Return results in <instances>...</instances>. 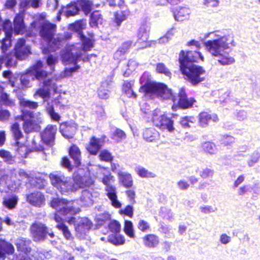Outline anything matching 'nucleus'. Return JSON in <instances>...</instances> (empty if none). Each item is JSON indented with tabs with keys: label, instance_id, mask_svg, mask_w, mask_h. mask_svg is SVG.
<instances>
[{
	"label": "nucleus",
	"instance_id": "obj_1",
	"mask_svg": "<svg viewBox=\"0 0 260 260\" xmlns=\"http://www.w3.org/2000/svg\"><path fill=\"white\" fill-rule=\"evenodd\" d=\"M205 38L212 39L203 43L206 50L221 65L227 66L235 62V59L226 51L236 45L232 34L218 30L206 34Z\"/></svg>",
	"mask_w": 260,
	"mask_h": 260
},
{
	"label": "nucleus",
	"instance_id": "obj_2",
	"mask_svg": "<svg viewBox=\"0 0 260 260\" xmlns=\"http://www.w3.org/2000/svg\"><path fill=\"white\" fill-rule=\"evenodd\" d=\"M86 25L85 21L81 20L70 25V28L78 34L82 44H76L67 46L61 51V58L62 62L67 65L70 63L76 64L73 68H66L64 71V76L70 77L73 73L76 72L80 66L77 65V62L81 59L83 52L89 50L92 47L90 39L86 38L82 33V29Z\"/></svg>",
	"mask_w": 260,
	"mask_h": 260
},
{
	"label": "nucleus",
	"instance_id": "obj_3",
	"mask_svg": "<svg viewBox=\"0 0 260 260\" xmlns=\"http://www.w3.org/2000/svg\"><path fill=\"white\" fill-rule=\"evenodd\" d=\"M200 59L204 60L202 53L197 51H190L185 53L182 50L179 54L180 68L185 79L192 85H197L205 80L206 71L201 66L193 64Z\"/></svg>",
	"mask_w": 260,
	"mask_h": 260
},
{
	"label": "nucleus",
	"instance_id": "obj_4",
	"mask_svg": "<svg viewBox=\"0 0 260 260\" xmlns=\"http://www.w3.org/2000/svg\"><path fill=\"white\" fill-rule=\"evenodd\" d=\"M145 93L146 97L150 99L158 98L162 99H171L173 102L177 103L183 109L190 107L195 100L193 98H188L183 88L179 89L177 98H175L167 86L161 83H146L140 88V91Z\"/></svg>",
	"mask_w": 260,
	"mask_h": 260
},
{
	"label": "nucleus",
	"instance_id": "obj_5",
	"mask_svg": "<svg viewBox=\"0 0 260 260\" xmlns=\"http://www.w3.org/2000/svg\"><path fill=\"white\" fill-rule=\"evenodd\" d=\"M49 178L52 185L62 194H69L78 188L89 186L93 183L91 178L85 176L76 178L75 183L61 173H51Z\"/></svg>",
	"mask_w": 260,
	"mask_h": 260
},
{
	"label": "nucleus",
	"instance_id": "obj_6",
	"mask_svg": "<svg viewBox=\"0 0 260 260\" xmlns=\"http://www.w3.org/2000/svg\"><path fill=\"white\" fill-rule=\"evenodd\" d=\"M25 27L24 23L23 14H17L14 20V28L11 22L6 20L3 24L2 29H0V43L2 53H6L9 48L11 46L13 32L16 34H23Z\"/></svg>",
	"mask_w": 260,
	"mask_h": 260
},
{
	"label": "nucleus",
	"instance_id": "obj_7",
	"mask_svg": "<svg viewBox=\"0 0 260 260\" xmlns=\"http://www.w3.org/2000/svg\"><path fill=\"white\" fill-rule=\"evenodd\" d=\"M51 206L57 211L54 214V219L58 223H62V218L60 216H67L69 219L76 211L73 207V201H69L64 199L53 198L51 202Z\"/></svg>",
	"mask_w": 260,
	"mask_h": 260
},
{
	"label": "nucleus",
	"instance_id": "obj_8",
	"mask_svg": "<svg viewBox=\"0 0 260 260\" xmlns=\"http://www.w3.org/2000/svg\"><path fill=\"white\" fill-rule=\"evenodd\" d=\"M43 62L37 61L27 72L20 76V81L22 88H27L31 86V81L35 79L43 80L47 76V72L43 71Z\"/></svg>",
	"mask_w": 260,
	"mask_h": 260
},
{
	"label": "nucleus",
	"instance_id": "obj_9",
	"mask_svg": "<svg viewBox=\"0 0 260 260\" xmlns=\"http://www.w3.org/2000/svg\"><path fill=\"white\" fill-rule=\"evenodd\" d=\"M21 118L24 121L23 129L26 133L38 132L40 130V123L42 122V118L40 113L35 116L33 112L23 110Z\"/></svg>",
	"mask_w": 260,
	"mask_h": 260
},
{
	"label": "nucleus",
	"instance_id": "obj_10",
	"mask_svg": "<svg viewBox=\"0 0 260 260\" xmlns=\"http://www.w3.org/2000/svg\"><path fill=\"white\" fill-rule=\"evenodd\" d=\"M151 115L152 121L155 126L162 131L167 129L170 132L174 130L173 121L167 115L162 114L160 110H154L152 111Z\"/></svg>",
	"mask_w": 260,
	"mask_h": 260
},
{
	"label": "nucleus",
	"instance_id": "obj_11",
	"mask_svg": "<svg viewBox=\"0 0 260 260\" xmlns=\"http://www.w3.org/2000/svg\"><path fill=\"white\" fill-rule=\"evenodd\" d=\"M32 237L35 241H43L49 236L50 238L54 237V234L51 229L41 222L33 223L30 228Z\"/></svg>",
	"mask_w": 260,
	"mask_h": 260
},
{
	"label": "nucleus",
	"instance_id": "obj_12",
	"mask_svg": "<svg viewBox=\"0 0 260 260\" xmlns=\"http://www.w3.org/2000/svg\"><path fill=\"white\" fill-rule=\"evenodd\" d=\"M113 178V177L111 174L105 175L102 179V181L106 186V195L110 200L111 205L116 208H120L121 204L117 199L116 188L111 184Z\"/></svg>",
	"mask_w": 260,
	"mask_h": 260
},
{
	"label": "nucleus",
	"instance_id": "obj_13",
	"mask_svg": "<svg viewBox=\"0 0 260 260\" xmlns=\"http://www.w3.org/2000/svg\"><path fill=\"white\" fill-rule=\"evenodd\" d=\"M68 222L74 224L76 236L81 239L85 238L86 233L92 225V222L86 217L79 218L77 220L75 217H71Z\"/></svg>",
	"mask_w": 260,
	"mask_h": 260
},
{
	"label": "nucleus",
	"instance_id": "obj_14",
	"mask_svg": "<svg viewBox=\"0 0 260 260\" xmlns=\"http://www.w3.org/2000/svg\"><path fill=\"white\" fill-rule=\"evenodd\" d=\"M11 129L14 140H15V150L21 156H25L26 153L25 152L26 150V148L23 145V143L19 141L20 139L23 138V136L19 128L18 123L15 122L11 126Z\"/></svg>",
	"mask_w": 260,
	"mask_h": 260
},
{
	"label": "nucleus",
	"instance_id": "obj_15",
	"mask_svg": "<svg viewBox=\"0 0 260 260\" xmlns=\"http://www.w3.org/2000/svg\"><path fill=\"white\" fill-rule=\"evenodd\" d=\"M39 35L45 41L50 42L56 31V25L47 21H44L39 26Z\"/></svg>",
	"mask_w": 260,
	"mask_h": 260
},
{
	"label": "nucleus",
	"instance_id": "obj_16",
	"mask_svg": "<svg viewBox=\"0 0 260 260\" xmlns=\"http://www.w3.org/2000/svg\"><path fill=\"white\" fill-rule=\"evenodd\" d=\"M45 78L43 80V87L39 89L35 94L39 95L42 98L49 97L51 91L56 92L57 90V86L53 81L49 79H46Z\"/></svg>",
	"mask_w": 260,
	"mask_h": 260
},
{
	"label": "nucleus",
	"instance_id": "obj_17",
	"mask_svg": "<svg viewBox=\"0 0 260 260\" xmlns=\"http://www.w3.org/2000/svg\"><path fill=\"white\" fill-rule=\"evenodd\" d=\"M57 129L56 125H48L43 132L41 133V139L43 142L47 145H52Z\"/></svg>",
	"mask_w": 260,
	"mask_h": 260
},
{
	"label": "nucleus",
	"instance_id": "obj_18",
	"mask_svg": "<svg viewBox=\"0 0 260 260\" xmlns=\"http://www.w3.org/2000/svg\"><path fill=\"white\" fill-rule=\"evenodd\" d=\"M59 131L62 135L67 139L72 138L77 131V124L72 121L60 124Z\"/></svg>",
	"mask_w": 260,
	"mask_h": 260
},
{
	"label": "nucleus",
	"instance_id": "obj_19",
	"mask_svg": "<svg viewBox=\"0 0 260 260\" xmlns=\"http://www.w3.org/2000/svg\"><path fill=\"white\" fill-rule=\"evenodd\" d=\"M106 138L105 136H103L99 138L92 137L90 139L89 146L87 147V150L89 153L92 155H96L104 145Z\"/></svg>",
	"mask_w": 260,
	"mask_h": 260
},
{
	"label": "nucleus",
	"instance_id": "obj_20",
	"mask_svg": "<svg viewBox=\"0 0 260 260\" xmlns=\"http://www.w3.org/2000/svg\"><path fill=\"white\" fill-rule=\"evenodd\" d=\"M98 192L94 191L92 188L84 189L82 191L80 197V202L85 206H89L92 205L93 199L99 196Z\"/></svg>",
	"mask_w": 260,
	"mask_h": 260
},
{
	"label": "nucleus",
	"instance_id": "obj_21",
	"mask_svg": "<svg viewBox=\"0 0 260 260\" xmlns=\"http://www.w3.org/2000/svg\"><path fill=\"white\" fill-rule=\"evenodd\" d=\"M26 201L34 206L40 207L45 204V199L42 192L36 191L27 194Z\"/></svg>",
	"mask_w": 260,
	"mask_h": 260
},
{
	"label": "nucleus",
	"instance_id": "obj_22",
	"mask_svg": "<svg viewBox=\"0 0 260 260\" xmlns=\"http://www.w3.org/2000/svg\"><path fill=\"white\" fill-rule=\"evenodd\" d=\"M150 30L149 26L146 24H143L140 26L138 34V41L137 44L143 43L142 46H140V48H144L148 47L147 40L149 37V32Z\"/></svg>",
	"mask_w": 260,
	"mask_h": 260
},
{
	"label": "nucleus",
	"instance_id": "obj_23",
	"mask_svg": "<svg viewBox=\"0 0 260 260\" xmlns=\"http://www.w3.org/2000/svg\"><path fill=\"white\" fill-rule=\"evenodd\" d=\"M31 241L30 240L23 237L18 238L16 240L15 245L17 250L23 252L25 254L29 253L31 251Z\"/></svg>",
	"mask_w": 260,
	"mask_h": 260
},
{
	"label": "nucleus",
	"instance_id": "obj_24",
	"mask_svg": "<svg viewBox=\"0 0 260 260\" xmlns=\"http://www.w3.org/2000/svg\"><path fill=\"white\" fill-rule=\"evenodd\" d=\"M191 11L188 7H179L174 12V16L176 21H182L189 19Z\"/></svg>",
	"mask_w": 260,
	"mask_h": 260
},
{
	"label": "nucleus",
	"instance_id": "obj_25",
	"mask_svg": "<svg viewBox=\"0 0 260 260\" xmlns=\"http://www.w3.org/2000/svg\"><path fill=\"white\" fill-rule=\"evenodd\" d=\"M71 37V35L68 33L59 35L54 38L52 42L49 43H50V46L55 51L56 49L63 46L66 43L67 40L70 39Z\"/></svg>",
	"mask_w": 260,
	"mask_h": 260
},
{
	"label": "nucleus",
	"instance_id": "obj_26",
	"mask_svg": "<svg viewBox=\"0 0 260 260\" xmlns=\"http://www.w3.org/2000/svg\"><path fill=\"white\" fill-rule=\"evenodd\" d=\"M211 120L214 122L217 121L218 118L217 115H211L207 112H202L199 115V123L202 127L206 126Z\"/></svg>",
	"mask_w": 260,
	"mask_h": 260
},
{
	"label": "nucleus",
	"instance_id": "obj_27",
	"mask_svg": "<svg viewBox=\"0 0 260 260\" xmlns=\"http://www.w3.org/2000/svg\"><path fill=\"white\" fill-rule=\"evenodd\" d=\"M18 201V198L15 195H12L3 199L2 204L3 206L9 210L14 209Z\"/></svg>",
	"mask_w": 260,
	"mask_h": 260
},
{
	"label": "nucleus",
	"instance_id": "obj_28",
	"mask_svg": "<svg viewBox=\"0 0 260 260\" xmlns=\"http://www.w3.org/2000/svg\"><path fill=\"white\" fill-rule=\"evenodd\" d=\"M79 11V9L76 4L75 3H72L66 7H62L60 13L67 17H70L75 15L78 13Z\"/></svg>",
	"mask_w": 260,
	"mask_h": 260
},
{
	"label": "nucleus",
	"instance_id": "obj_29",
	"mask_svg": "<svg viewBox=\"0 0 260 260\" xmlns=\"http://www.w3.org/2000/svg\"><path fill=\"white\" fill-rule=\"evenodd\" d=\"M14 252L13 245L8 242H3L0 244V260H3L5 258V254H12Z\"/></svg>",
	"mask_w": 260,
	"mask_h": 260
},
{
	"label": "nucleus",
	"instance_id": "obj_30",
	"mask_svg": "<svg viewBox=\"0 0 260 260\" xmlns=\"http://www.w3.org/2000/svg\"><path fill=\"white\" fill-rule=\"evenodd\" d=\"M118 176L120 182L124 187L129 188L132 186L133 182L132 175L130 174L120 172L118 173Z\"/></svg>",
	"mask_w": 260,
	"mask_h": 260
},
{
	"label": "nucleus",
	"instance_id": "obj_31",
	"mask_svg": "<svg viewBox=\"0 0 260 260\" xmlns=\"http://www.w3.org/2000/svg\"><path fill=\"white\" fill-rule=\"evenodd\" d=\"M69 154L76 166H79L81 164V152L79 148L75 145L71 147Z\"/></svg>",
	"mask_w": 260,
	"mask_h": 260
},
{
	"label": "nucleus",
	"instance_id": "obj_32",
	"mask_svg": "<svg viewBox=\"0 0 260 260\" xmlns=\"http://www.w3.org/2000/svg\"><path fill=\"white\" fill-rule=\"evenodd\" d=\"M143 242L147 247H154L158 245L159 239L156 236L153 234H149L143 238Z\"/></svg>",
	"mask_w": 260,
	"mask_h": 260
},
{
	"label": "nucleus",
	"instance_id": "obj_33",
	"mask_svg": "<svg viewBox=\"0 0 260 260\" xmlns=\"http://www.w3.org/2000/svg\"><path fill=\"white\" fill-rule=\"evenodd\" d=\"M102 22L103 18L99 11H95L92 13L89 21V24L91 27H97L99 24H101Z\"/></svg>",
	"mask_w": 260,
	"mask_h": 260
},
{
	"label": "nucleus",
	"instance_id": "obj_34",
	"mask_svg": "<svg viewBox=\"0 0 260 260\" xmlns=\"http://www.w3.org/2000/svg\"><path fill=\"white\" fill-rule=\"evenodd\" d=\"M158 137V132L153 127L146 128L143 133V138L146 141L152 142Z\"/></svg>",
	"mask_w": 260,
	"mask_h": 260
},
{
	"label": "nucleus",
	"instance_id": "obj_35",
	"mask_svg": "<svg viewBox=\"0 0 260 260\" xmlns=\"http://www.w3.org/2000/svg\"><path fill=\"white\" fill-rule=\"evenodd\" d=\"M111 85L107 82H104L98 90V95L101 99H106L109 96Z\"/></svg>",
	"mask_w": 260,
	"mask_h": 260
},
{
	"label": "nucleus",
	"instance_id": "obj_36",
	"mask_svg": "<svg viewBox=\"0 0 260 260\" xmlns=\"http://www.w3.org/2000/svg\"><path fill=\"white\" fill-rule=\"evenodd\" d=\"M203 150L210 154H214L217 152V149L215 144L210 141H207L202 144Z\"/></svg>",
	"mask_w": 260,
	"mask_h": 260
},
{
	"label": "nucleus",
	"instance_id": "obj_37",
	"mask_svg": "<svg viewBox=\"0 0 260 260\" xmlns=\"http://www.w3.org/2000/svg\"><path fill=\"white\" fill-rule=\"evenodd\" d=\"M135 170L139 176L143 178H154L156 177L154 173L141 166L136 167Z\"/></svg>",
	"mask_w": 260,
	"mask_h": 260
},
{
	"label": "nucleus",
	"instance_id": "obj_38",
	"mask_svg": "<svg viewBox=\"0 0 260 260\" xmlns=\"http://www.w3.org/2000/svg\"><path fill=\"white\" fill-rule=\"evenodd\" d=\"M196 120L192 116H184L180 118V124L184 128L190 127L191 124L194 123Z\"/></svg>",
	"mask_w": 260,
	"mask_h": 260
},
{
	"label": "nucleus",
	"instance_id": "obj_39",
	"mask_svg": "<svg viewBox=\"0 0 260 260\" xmlns=\"http://www.w3.org/2000/svg\"><path fill=\"white\" fill-rule=\"evenodd\" d=\"M14 105L13 101L9 99L8 94L3 93L0 95V108L3 106L12 107Z\"/></svg>",
	"mask_w": 260,
	"mask_h": 260
},
{
	"label": "nucleus",
	"instance_id": "obj_40",
	"mask_svg": "<svg viewBox=\"0 0 260 260\" xmlns=\"http://www.w3.org/2000/svg\"><path fill=\"white\" fill-rule=\"evenodd\" d=\"M0 156L5 162L9 164H13L15 162V157L12 156L10 152L5 150H0Z\"/></svg>",
	"mask_w": 260,
	"mask_h": 260
},
{
	"label": "nucleus",
	"instance_id": "obj_41",
	"mask_svg": "<svg viewBox=\"0 0 260 260\" xmlns=\"http://www.w3.org/2000/svg\"><path fill=\"white\" fill-rule=\"evenodd\" d=\"M115 235L109 236L108 240L109 242L114 245H121L125 242L124 238L123 236L115 233Z\"/></svg>",
	"mask_w": 260,
	"mask_h": 260
},
{
	"label": "nucleus",
	"instance_id": "obj_42",
	"mask_svg": "<svg viewBox=\"0 0 260 260\" xmlns=\"http://www.w3.org/2000/svg\"><path fill=\"white\" fill-rule=\"evenodd\" d=\"M56 226L61 231L66 239L68 240H71L73 239V237L70 231L64 223H58Z\"/></svg>",
	"mask_w": 260,
	"mask_h": 260
},
{
	"label": "nucleus",
	"instance_id": "obj_43",
	"mask_svg": "<svg viewBox=\"0 0 260 260\" xmlns=\"http://www.w3.org/2000/svg\"><path fill=\"white\" fill-rule=\"evenodd\" d=\"M124 231L130 238L135 237L133 224L131 221L126 220L124 223Z\"/></svg>",
	"mask_w": 260,
	"mask_h": 260
},
{
	"label": "nucleus",
	"instance_id": "obj_44",
	"mask_svg": "<svg viewBox=\"0 0 260 260\" xmlns=\"http://www.w3.org/2000/svg\"><path fill=\"white\" fill-rule=\"evenodd\" d=\"M260 158V153L257 151H254L250 155V158L247 161L249 167H253L256 163H257Z\"/></svg>",
	"mask_w": 260,
	"mask_h": 260
},
{
	"label": "nucleus",
	"instance_id": "obj_45",
	"mask_svg": "<svg viewBox=\"0 0 260 260\" xmlns=\"http://www.w3.org/2000/svg\"><path fill=\"white\" fill-rule=\"evenodd\" d=\"M156 71L161 74H164L166 76L171 78V73L169 71V69L166 67L163 63H158L156 65Z\"/></svg>",
	"mask_w": 260,
	"mask_h": 260
},
{
	"label": "nucleus",
	"instance_id": "obj_46",
	"mask_svg": "<svg viewBox=\"0 0 260 260\" xmlns=\"http://www.w3.org/2000/svg\"><path fill=\"white\" fill-rule=\"evenodd\" d=\"M99 158L100 160L107 162H111L113 160V156L111 153L106 149L101 151L99 154Z\"/></svg>",
	"mask_w": 260,
	"mask_h": 260
},
{
	"label": "nucleus",
	"instance_id": "obj_47",
	"mask_svg": "<svg viewBox=\"0 0 260 260\" xmlns=\"http://www.w3.org/2000/svg\"><path fill=\"white\" fill-rule=\"evenodd\" d=\"M20 105L24 108H28L31 109H35L38 106V103L35 102L22 99L20 101Z\"/></svg>",
	"mask_w": 260,
	"mask_h": 260
},
{
	"label": "nucleus",
	"instance_id": "obj_48",
	"mask_svg": "<svg viewBox=\"0 0 260 260\" xmlns=\"http://www.w3.org/2000/svg\"><path fill=\"white\" fill-rule=\"evenodd\" d=\"M91 3L87 0H82L80 2V6L85 15L88 14L91 10Z\"/></svg>",
	"mask_w": 260,
	"mask_h": 260
},
{
	"label": "nucleus",
	"instance_id": "obj_49",
	"mask_svg": "<svg viewBox=\"0 0 260 260\" xmlns=\"http://www.w3.org/2000/svg\"><path fill=\"white\" fill-rule=\"evenodd\" d=\"M220 142L225 146L231 145L235 142V138L231 136L224 135L221 137Z\"/></svg>",
	"mask_w": 260,
	"mask_h": 260
},
{
	"label": "nucleus",
	"instance_id": "obj_50",
	"mask_svg": "<svg viewBox=\"0 0 260 260\" xmlns=\"http://www.w3.org/2000/svg\"><path fill=\"white\" fill-rule=\"evenodd\" d=\"M110 231L114 233H118L120 230V224L116 220H112L110 222L108 225Z\"/></svg>",
	"mask_w": 260,
	"mask_h": 260
},
{
	"label": "nucleus",
	"instance_id": "obj_51",
	"mask_svg": "<svg viewBox=\"0 0 260 260\" xmlns=\"http://www.w3.org/2000/svg\"><path fill=\"white\" fill-rule=\"evenodd\" d=\"M93 112L96 114L97 118L100 120L103 119L105 117V113L103 107L101 106H95L93 108Z\"/></svg>",
	"mask_w": 260,
	"mask_h": 260
},
{
	"label": "nucleus",
	"instance_id": "obj_52",
	"mask_svg": "<svg viewBox=\"0 0 260 260\" xmlns=\"http://www.w3.org/2000/svg\"><path fill=\"white\" fill-rule=\"evenodd\" d=\"M214 171L213 170L206 168L203 169L200 172V176L203 179L212 177Z\"/></svg>",
	"mask_w": 260,
	"mask_h": 260
},
{
	"label": "nucleus",
	"instance_id": "obj_53",
	"mask_svg": "<svg viewBox=\"0 0 260 260\" xmlns=\"http://www.w3.org/2000/svg\"><path fill=\"white\" fill-rule=\"evenodd\" d=\"M112 138L117 142L125 138V134L123 131L116 129L113 134Z\"/></svg>",
	"mask_w": 260,
	"mask_h": 260
},
{
	"label": "nucleus",
	"instance_id": "obj_54",
	"mask_svg": "<svg viewBox=\"0 0 260 260\" xmlns=\"http://www.w3.org/2000/svg\"><path fill=\"white\" fill-rule=\"evenodd\" d=\"M138 228L143 232H146L150 229V225L146 221L141 219L138 223Z\"/></svg>",
	"mask_w": 260,
	"mask_h": 260
},
{
	"label": "nucleus",
	"instance_id": "obj_55",
	"mask_svg": "<svg viewBox=\"0 0 260 260\" xmlns=\"http://www.w3.org/2000/svg\"><path fill=\"white\" fill-rule=\"evenodd\" d=\"M126 18V14L124 11H120L115 14V22L118 25H119L122 21Z\"/></svg>",
	"mask_w": 260,
	"mask_h": 260
},
{
	"label": "nucleus",
	"instance_id": "obj_56",
	"mask_svg": "<svg viewBox=\"0 0 260 260\" xmlns=\"http://www.w3.org/2000/svg\"><path fill=\"white\" fill-rule=\"evenodd\" d=\"M251 191V186L250 184H245L240 187L237 190L239 196H243L244 194L250 192Z\"/></svg>",
	"mask_w": 260,
	"mask_h": 260
},
{
	"label": "nucleus",
	"instance_id": "obj_57",
	"mask_svg": "<svg viewBox=\"0 0 260 260\" xmlns=\"http://www.w3.org/2000/svg\"><path fill=\"white\" fill-rule=\"evenodd\" d=\"M47 112L53 120L57 121L59 120L60 117L58 113L54 111L53 106H50L48 107Z\"/></svg>",
	"mask_w": 260,
	"mask_h": 260
},
{
	"label": "nucleus",
	"instance_id": "obj_58",
	"mask_svg": "<svg viewBox=\"0 0 260 260\" xmlns=\"http://www.w3.org/2000/svg\"><path fill=\"white\" fill-rule=\"evenodd\" d=\"M177 186L179 189L185 190L189 188V184L185 180L181 179L177 182Z\"/></svg>",
	"mask_w": 260,
	"mask_h": 260
},
{
	"label": "nucleus",
	"instance_id": "obj_59",
	"mask_svg": "<svg viewBox=\"0 0 260 260\" xmlns=\"http://www.w3.org/2000/svg\"><path fill=\"white\" fill-rule=\"evenodd\" d=\"M11 114L7 110H0V121H4L8 120Z\"/></svg>",
	"mask_w": 260,
	"mask_h": 260
},
{
	"label": "nucleus",
	"instance_id": "obj_60",
	"mask_svg": "<svg viewBox=\"0 0 260 260\" xmlns=\"http://www.w3.org/2000/svg\"><path fill=\"white\" fill-rule=\"evenodd\" d=\"M230 92L228 91L223 92L220 91L219 92V101L220 103H226L229 100Z\"/></svg>",
	"mask_w": 260,
	"mask_h": 260
},
{
	"label": "nucleus",
	"instance_id": "obj_61",
	"mask_svg": "<svg viewBox=\"0 0 260 260\" xmlns=\"http://www.w3.org/2000/svg\"><path fill=\"white\" fill-rule=\"evenodd\" d=\"M133 211V207L132 206L127 205L124 209L121 210L120 212L121 214H124L130 217H132Z\"/></svg>",
	"mask_w": 260,
	"mask_h": 260
},
{
	"label": "nucleus",
	"instance_id": "obj_62",
	"mask_svg": "<svg viewBox=\"0 0 260 260\" xmlns=\"http://www.w3.org/2000/svg\"><path fill=\"white\" fill-rule=\"evenodd\" d=\"M231 241V237L226 234H222L220 236L219 241L223 244L226 245L230 243Z\"/></svg>",
	"mask_w": 260,
	"mask_h": 260
},
{
	"label": "nucleus",
	"instance_id": "obj_63",
	"mask_svg": "<svg viewBox=\"0 0 260 260\" xmlns=\"http://www.w3.org/2000/svg\"><path fill=\"white\" fill-rule=\"evenodd\" d=\"M47 64L51 68L57 62V58L53 55H49L46 59Z\"/></svg>",
	"mask_w": 260,
	"mask_h": 260
},
{
	"label": "nucleus",
	"instance_id": "obj_64",
	"mask_svg": "<svg viewBox=\"0 0 260 260\" xmlns=\"http://www.w3.org/2000/svg\"><path fill=\"white\" fill-rule=\"evenodd\" d=\"M245 180V177L243 175H240L238 178L235 181L232 188L235 189L237 188L240 184H241Z\"/></svg>",
	"mask_w": 260,
	"mask_h": 260
}]
</instances>
